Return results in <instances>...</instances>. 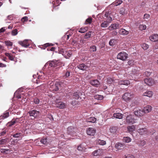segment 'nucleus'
<instances>
[{
  "mask_svg": "<svg viewBox=\"0 0 158 158\" xmlns=\"http://www.w3.org/2000/svg\"><path fill=\"white\" fill-rule=\"evenodd\" d=\"M48 87L50 88V89L56 91L59 89V87L60 85L58 83H55L54 82H51L48 83Z\"/></svg>",
  "mask_w": 158,
  "mask_h": 158,
  "instance_id": "nucleus-1",
  "label": "nucleus"
},
{
  "mask_svg": "<svg viewBox=\"0 0 158 158\" xmlns=\"http://www.w3.org/2000/svg\"><path fill=\"white\" fill-rule=\"evenodd\" d=\"M128 57V54L124 52H121L118 53L117 58L122 60H125Z\"/></svg>",
  "mask_w": 158,
  "mask_h": 158,
  "instance_id": "nucleus-2",
  "label": "nucleus"
},
{
  "mask_svg": "<svg viewBox=\"0 0 158 158\" xmlns=\"http://www.w3.org/2000/svg\"><path fill=\"white\" fill-rule=\"evenodd\" d=\"M28 113L29 114L30 116L31 117V119H34L39 115L40 112L36 110H34L29 111Z\"/></svg>",
  "mask_w": 158,
  "mask_h": 158,
  "instance_id": "nucleus-3",
  "label": "nucleus"
},
{
  "mask_svg": "<svg viewBox=\"0 0 158 158\" xmlns=\"http://www.w3.org/2000/svg\"><path fill=\"white\" fill-rule=\"evenodd\" d=\"M126 123H127L133 124L135 123L134 119L133 118V115H129L127 116L126 118Z\"/></svg>",
  "mask_w": 158,
  "mask_h": 158,
  "instance_id": "nucleus-4",
  "label": "nucleus"
},
{
  "mask_svg": "<svg viewBox=\"0 0 158 158\" xmlns=\"http://www.w3.org/2000/svg\"><path fill=\"white\" fill-rule=\"evenodd\" d=\"M58 61L56 60H53L52 61H49L47 62L45 64V65H49L52 67H55L57 66Z\"/></svg>",
  "mask_w": 158,
  "mask_h": 158,
  "instance_id": "nucleus-5",
  "label": "nucleus"
},
{
  "mask_svg": "<svg viewBox=\"0 0 158 158\" xmlns=\"http://www.w3.org/2000/svg\"><path fill=\"white\" fill-rule=\"evenodd\" d=\"M144 81L145 84L149 86H151L155 83V81L152 78H147L144 79Z\"/></svg>",
  "mask_w": 158,
  "mask_h": 158,
  "instance_id": "nucleus-6",
  "label": "nucleus"
},
{
  "mask_svg": "<svg viewBox=\"0 0 158 158\" xmlns=\"http://www.w3.org/2000/svg\"><path fill=\"white\" fill-rule=\"evenodd\" d=\"M132 94L130 93L127 92L125 93L123 96V98L126 101H128L131 100Z\"/></svg>",
  "mask_w": 158,
  "mask_h": 158,
  "instance_id": "nucleus-7",
  "label": "nucleus"
},
{
  "mask_svg": "<svg viewBox=\"0 0 158 158\" xmlns=\"http://www.w3.org/2000/svg\"><path fill=\"white\" fill-rule=\"evenodd\" d=\"M87 134L89 135H94L96 132V130L92 127H89L86 131Z\"/></svg>",
  "mask_w": 158,
  "mask_h": 158,
  "instance_id": "nucleus-8",
  "label": "nucleus"
},
{
  "mask_svg": "<svg viewBox=\"0 0 158 158\" xmlns=\"http://www.w3.org/2000/svg\"><path fill=\"white\" fill-rule=\"evenodd\" d=\"M28 40H25L23 41H19L18 42V43L22 47H23L25 48H27L30 45V44L28 42Z\"/></svg>",
  "mask_w": 158,
  "mask_h": 158,
  "instance_id": "nucleus-9",
  "label": "nucleus"
},
{
  "mask_svg": "<svg viewBox=\"0 0 158 158\" xmlns=\"http://www.w3.org/2000/svg\"><path fill=\"white\" fill-rule=\"evenodd\" d=\"M89 83L92 86L96 87H98L100 85L99 81L97 79L91 80Z\"/></svg>",
  "mask_w": 158,
  "mask_h": 158,
  "instance_id": "nucleus-10",
  "label": "nucleus"
},
{
  "mask_svg": "<svg viewBox=\"0 0 158 158\" xmlns=\"http://www.w3.org/2000/svg\"><path fill=\"white\" fill-rule=\"evenodd\" d=\"M135 115L137 116H142L144 114V112L143 109H139L135 110L134 112Z\"/></svg>",
  "mask_w": 158,
  "mask_h": 158,
  "instance_id": "nucleus-11",
  "label": "nucleus"
},
{
  "mask_svg": "<svg viewBox=\"0 0 158 158\" xmlns=\"http://www.w3.org/2000/svg\"><path fill=\"white\" fill-rule=\"evenodd\" d=\"M76 128L72 127H69L68 128V133L70 135H73L75 133Z\"/></svg>",
  "mask_w": 158,
  "mask_h": 158,
  "instance_id": "nucleus-12",
  "label": "nucleus"
},
{
  "mask_svg": "<svg viewBox=\"0 0 158 158\" xmlns=\"http://www.w3.org/2000/svg\"><path fill=\"white\" fill-rule=\"evenodd\" d=\"M82 95H84V94H82L81 92L77 91L73 93V98H74L76 99H78L80 97L81 98V97Z\"/></svg>",
  "mask_w": 158,
  "mask_h": 158,
  "instance_id": "nucleus-13",
  "label": "nucleus"
},
{
  "mask_svg": "<svg viewBox=\"0 0 158 158\" xmlns=\"http://www.w3.org/2000/svg\"><path fill=\"white\" fill-rule=\"evenodd\" d=\"M115 146V148L118 150H122L124 149L125 147L124 144L120 143H116Z\"/></svg>",
  "mask_w": 158,
  "mask_h": 158,
  "instance_id": "nucleus-14",
  "label": "nucleus"
},
{
  "mask_svg": "<svg viewBox=\"0 0 158 158\" xmlns=\"http://www.w3.org/2000/svg\"><path fill=\"white\" fill-rule=\"evenodd\" d=\"M150 40L152 42L158 41V35L157 34H154L150 36Z\"/></svg>",
  "mask_w": 158,
  "mask_h": 158,
  "instance_id": "nucleus-15",
  "label": "nucleus"
},
{
  "mask_svg": "<svg viewBox=\"0 0 158 158\" xmlns=\"http://www.w3.org/2000/svg\"><path fill=\"white\" fill-rule=\"evenodd\" d=\"M138 132L141 135L145 134L147 133V129L146 128H139L137 129Z\"/></svg>",
  "mask_w": 158,
  "mask_h": 158,
  "instance_id": "nucleus-16",
  "label": "nucleus"
},
{
  "mask_svg": "<svg viewBox=\"0 0 158 158\" xmlns=\"http://www.w3.org/2000/svg\"><path fill=\"white\" fill-rule=\"evenodd\" d=\"M102 153L103 150L102 149H99L94 151L93 152V154L94 156H97L101 155Z\"/></svg>",
  "mask_w": 158,
  "mask_h": 158,
  "instance_id": "nucleus-17",
  "label": "nucleus"
},
{
  "mask_svg": "<svg viewBox=\"0 0 158 158\" xmlns=\"http://www.w3.org/2000/svg\"><path fill=\"white\" fill-rule=\"evenodd\" d=\"M152 107L150 106H147L145 107L143 109V111L144 112V114L145 113H148L150 112L152 110Z\"/></svg>",
  "mask_w": 158,
  "mask_h": 158,
  "instance_id": "nucleus-18",
  "label": "nucleus"
},
{
  "mask_svg": "<svg viewBox=\"0 0 158 158\" xmlns=\"http://www.w3.org/2000/svg\"><path fill=\"white\" fill-rule=\"evenodd\" d=\"M118 84L120 85H124L127 86L130 84V82L128 80H123L119 81Z\"/></svg>",
  "mask_w": 158,
  "mask_h": 158,
  "instance_id": "nucleus-19",
  "label": "nucleus"
},
{
  "mask_svg": "<svg viewBox=\"0 0 158 158\" xmlns=\"http://www.w3.org/2000/svg\"><path fill=\"white\" fill-rule=\"evenodd\" d=\"M119 28V24H118L114 23L109 26L108 27V29H110V28H111V30H113L118 29Z\"/></svg>",
  "mask_w": 158,
  "mask_h": 158,
  "instance_id": "nucleus-20",
  "label": "nucleus"
},
{
  "mask_svg": "<svg viewBox=\"0 0 158 158\" xmlns=\"http://www.w3.org/2000/svg\"><path fill=\"white\" fill-rule=\"evenodd\" d=\"M123 115L120 113H114L113 114V116L117 118L122 119L123 118Z\"/></svg>",
  "mask_w": 158,
  "mask_h": 158,
  "instance_id": "nucleus-21",
  "label": "nucleus"
},
{
  "mask_svg": "<svg viewBox=\"0 0 158 158\" xmlns=\"http://www.w3.org/2000/svg\"><path fill=\"white\" fill-rule=\"evenodd\" d=\"M77 68L80 69L84 70L86 69L87 66L84 64H82L78 65Z\"/></svg>",
  "mask_w": 158,
  "mask_h": 158,
  "instance_id": "nucleus-22",
  "label": "nucleus"
},
{
  "mask_svg": "<svg viewBox=\"0 0 158 158\" xmlns=\"http://www.w3.org/2000/svg\"><path fill=\"white\" fill-rule=\"evenodd\" d=\"M96 121V119L94 117H90L86 119V121L88 122L94 123Z\"/></svg>",
  "mask_w": 158,
  "mask_h": 158,
  "instance_id": "nucleus-23",
  "label": "nucleus"
},
{
  "mask_svg": "<svg viewBox=\"0 0 158 158\" xmlns=\"http://www.w3.org/2000/svg\"><path fill=\"white\" fill-rule=\"evenodd\" d=\"M84 146L83 143L81 144L77 147V150L79 151H84L86 149Z\"/></svg>",
  "mask_w": 158,
  "mask_h": 158,
  "instance_id": "nucleus-24",
  "label": "nucleus"
},
{
  "mask_svg": "<svg viewBox=\"0 0 158 158\" xmlns=\"http://www.w3.org/2000/svg\"><path fill=\"white\" fill-rule=\"evenodd\" d=\"M153 93L151 91H149L144 93L143 95L144 96H146L149 97H151Z\"/></svg>",
  "mask_w": 158,
  "mask_h": 158,
  "instance_id": "nucleus-25",
  "label": "nucleus"
},
{
  "mask_svg": "<svg viewBox=\"0 0 158 158\" xmlns=\"http://www.w3.org/2000/svg\"><path fill=\"white\" fill-rule=\"evenodd\" d=\"M97 144L100 145H103L106 144V142L105 141L101 140L100 139H98L96 141Z\"/></svg>",
  "mask_w": 158,
  "mask_h": 158,
  "instance_id": "nucleus-26",
  "label": "nucleus"
},
{
  "mask_svg": "<svg viewBox=\"0 0 158 158\" xmlns=\"http://www.w3.org/2000/svg\"><path fill=\"white\" fill-rule=\"evenodd\" d=\"M119 33L123 35H127L129 33V31L124 29H121L119 30Z\"/></svg>",
  "mask_w": 158,
  "mask_h": 158,
  "instance_id": "nucleus-27",
  "label": "nucleus"
},
{
  "mask_svg": "<svg viewBox=\"0 0 158 158\" xmlns=\"http://www.w3.org/2000/svg\"><path fill=\"white\" fill-rule=\"evenodd\" d=\"M127 130L130 133H132L135 129V127L133 125L129 126L127 128Z\"/></svg>",
  "mask_w": 158,
  "mask_h": 158,
  "instance_id": "nucleus-28",
  "label": "nucleus"
},
{
  "mask_svg": "<svg viewBox=\"0 0 158 158\" xmlns=\"http://www.w3.org/2000/svg\"><path fill=\"white\" fill-rule=\"evenodd\" d=\"M123 140V142L126 143H128L131 142V139L130 138L127 136L124 137Z\"/></svg>",
  "mask_w": 158,
  "mask_h": 158,
  "instance_id": "nucleus-29",
  "label": "nucleus"
},
{
  "mask_svg": "<svg viewBox=\"0 0 158 158\" xmlns=\"http://www.w3.org/2000/svg\"><path fill=\"white\" fill-rule=\"evenodd\" d=\"M1 152L4 154H7L9 153L10 152L9 149H6L4 148H2L0 150Z\"/></svg>",
  "mask_w": 158,
  "mask_h": 158,
  "instance_id": "nucleus-30",
  "label": "nucleus"
},
{
  "mask_svg": "<svg viewBox=\"0 0 158 158\" xmlns=\"http://www.w3.org/2000/svg\"><path fill=\"white\" fill-rule=\"evenodd\" d=\"M123 2V1L120 0H116L113 3V4L116 6L121 4Z\"/></svg>",
  "mask_w": 158,
  "mask_h": 158,
  "instance_id": "nucleus-31",
  "label": "nucleus"
},
{
  "mask_svg": "<svg viewBox=\"0 0 158 158\" xmlns=\"http://www.w3.org/2000/svg\"><path fill=\"white\" fill-rule=\"evenodd\" d=\"M109 23L107 21H104L102 23L101 25V27L103 28L107 27L109 25Z\"/></svg>",
  "mask_w": 158,
  "mask_h": 158,
  "instance_id": "nucleus-32",
  "label": "nucleus"
},
{
  "mask_svg": "<svg viewBox=\"0 0 158 158\" xmlns=\"http://www.w3.org/2000/svg\"><path fill=\"white\" fill-rule=\"evenodd\" d=\"M88 27H85L84 28H81L79 30L78 32L81 33H84L87 30Z\"/></svg>",
  "mask_w": 158,
  "mask_h": 158,
  "instance_id": "nucleus-33",
  "label": "nucleus"
},
{
  "mask_svg": "<svg viewBox=\"0 0 158 158\" xmlns=\"http://www.w3.org/2000/svg\"><path fill=\"white\" fill-rule=\"evenodd\" d=\"M8 138H6L0 140V144H5L7 143L8 141Z\"/></svg>",
  "mask_w": 158,
  "mask_h": 158,
  "instance_id": "nucleus-34",
  "label": "nucleus"
},
{
  "mask_svg": "<svg viewBox=\"0 0 158 158\" xmlns=\"http://www.w3.org/2000/svg\"><path fill=\"white\" fill-rule=\"evenodd\" d=\"M70 76V72L69 71H66L64 74L63 76V77L64 78H69Z\"/></svg>",
  "mask_w": 158,
  "mask_h": 158,
  "instance_id": "nucleus-35",
  "label": "nucleus"
},
{
  "mask_svg": "<svg viewBox=\"0 0 158 158\" xmlns=\"http://www.w3.org/2000/svg\"><path fill=\"white\" fill-rule=\"evenodd\" d=\"M110 130L111 133L114 134L117 131V127H110Z\"/></svg>",
  "mask_w": 158,
  "mask_h": 158,
  "instance_id": "nucleus-36",
  "label": "nucleus"
},
{
  "mask_svg": "<svg viewBox=\"0 0 158 158\" xmlns=\"http://www.w3.org/2000/svg\"><path fill=\"white\" fill-rule=\"evenodd\" d=\"M95 99L99 100H102L103 98V96L102 95H96L94 96Z\"/></svg>",
  "mask_w": 158,
  "mask_h": 158,
  "instance_id": "nucleus-37",
  "label": "nucleus"
},
{
  "mask_svg": "<svg viewBox=\"0 0 158 158\" xmlns=\"http://www.w3.org/2000/svg\"><path fill=\"white\" fill-rule=\"evenodd\" d=\"M40 142L41 143L44 144H46L48 143V142L47 141V138H45L41 139Z\"/></svg>",
  "mask_w": 158,
  "mask_h": 158,
  "instance_id": "nucleus-38",
  "label": "nucleus"
},
{
  "mask_svg": "<svg viewBox=\"0 0 158 158\" xmlns=\"http://www.w3.org/2000/svg\"><path fill=\"white\" fill-rule=\"evenodd\" d=\"M65 106V105L64 103L61 102L60 103L58 104L57 106L60 109H63L64 108Z\"/></svg>",
  "mask_w": 158,
  "mask_h": 158,
  "instance_id": "nucleus-39",
  "label": "nucleus"
},
{
  "mask_svg": "<svg viewBox=\"0 0 158 158\" xmlns=\"http://www.w3.org/2000/svg\"><path fill=\"white\" fill-rule=\"evenodd\" d=\"M9 112H7L3 114V115L0 116V118H6L9 116Z\"/></svg>",
  "mask_w": 158,
  "mask_h": 158,
  "instance_id": "nucleus-40",
  "label": "nucleus"
},
{
  "mask_svg": "<svg viewBox=\"0 0 158 158\" xmlns=\"http://www.w3.org/2000/svg\"><path fill=\"white\" fill-rule=\"evenodd\" d=\"M146 142L144 140H140L139 144V146L141 147H143L146 144Z\"/></svg>",
  "mask_w": 158,
  "mask_h": 158,
  "instance_id": "nucleus-41",
  "label": "nucleus"
},
{
  "mask_svg": "<svg viewBox=\"0 0 158 158\" xmlns=\"http://www.w3.org/2000/svg\"><path fill=\"white\" fill-rule=\"evenodd\" d=\"M71 54L72 53L71 52H66L65 53H64L62 54V55H64L66 58H67L68 57H70L71 55Z\"/></svg>",
  "mask_w": 158,
  "mask_h": 158,
  "instance_id": "nucleus-42",
  "label": "nucleus"
},
{
  "mask_svg": "<svg viewBox=\"0 0 158 158\" xmlns=\"http://www.w3.org/2000/svg\"><path fill=\"white\" fill-rule=\"evenodd\" d=\"M146 27H147L145 25L142 24L139 25V28L140 30L142 31L146 29Z\"/></svg>",
  "mask_w": 158,
  "mask_h": 158,
  "instance_id": "nucleus-43",
  "label": "nucleus"
},
{
  "mask_svg": "<svg viewBox=\"0 0 158 158\" xmlns=\"http://www.w3.org/2000/svg\"><path fill=\"white\" fill-rule=\"evenodd\" d=\"M22 135V133H17L12 135L14 138H18Z\"/></svg>",
  "mask_w": 158,
  "mask_h": 158,
  "instance_id": "nucleus-44",
  "label": "nucleus"
},
{
  "mask_svg": "<svg viewBox=\"0 0 158 158\" xmlns=\"http://www.w3.org/2000/svg\"><path fill=\"white\" fill-rule=\"evenodd\" d=\"M142 47L144 50H146L148 48L149 45L146 44L144 43L142 44Z\"/></svg>",
  "mask_w": 158,
  "mask_h": 158,
  "instance_id": "nucleus-45",
  "label": "nucleus"
},
{
  "mask_svg": "<svg viewBox=\"0 0 158 158\" xmlns=\"http://www.w3.org/2000/svg\"><path fill=\"white\" fill-rule=\"evenodd\" d=\"M18 33V30L17 29H15L12 31L11 35L13 36L16 35Z\"/></svg>",
  "mask_w": 158,
  "mask_h": 158,
  "instance_id": "nucleus-46",
  "label": "nucleus"
},
{
  "mask_svg": "<svg viewBox=\"0 0 158 158\" xmlns=\"http://www.w3.org/2000/svg\"><path fill=\"white\" fill-rule=\"evenodd\" d=\"M90 50L91 52H94L96 51V47L95 46H92L90 48Z\"/></svg>",
  "mask_w": 158,
  "mask_h": 158,
  "instance_id": "nucleus-47",
  "label": "nucleus"
},
{
  "mask_svg": "<svg viewBox=\"0 0 158 158\" xmlns=\"http://www.w3.org/2000/svg\"><path fill=\"white\" fill-rule=\"evenodd\" d=\"M91 31H89L85 35V39H87L90 38L91 36Z\"/></svg>",
  "mask_w": 158,
  "mask_h": 158,
  "instance_id": "nucleus-48",
  "label": "nucleus"
},
{
  "mask_svg": "<svg viewBox=\"0 0 158 158\" xmlns=\"http://www.w3.org/2000/svg\"><path fill=\"white\" fill-rule=\"evenodd\" d=\"M115 42V40L114 39L110 40L109 42V45L112 46H113L114 45V43Z\"/></svg>",
  "mask_w": 158,
  "mask_h": 158,
  "instance_id": "nucleus-49",
  "label": "nucleus"
},
{
  "mask_svg": "<svg viewBox=\"0 0 158 158\" xmlns=\"http://www.w3.org/2000/svg\"><path fill=\"white\" fill-rule=\"evenodd\" d=\"M111 12L110 11H106L105 14V17L106 18L108 17L109 16H110Z\"/></svg>",
  "mask_w": 158,
  "mask_h": 158,
  "instance_id": "nucleus-50",
  "label": "nucleus"
},
{
  "mask_svg": "<svg viewBox=\"0 0 158 158\" xmlns=\"http://www.w3.org/2000/svg\"><path fill=\"white\" fill-rule=\"evenodd\" d=\"M5 44L7 46H11L12 45V43L9 41H5Z\"/></svg>",
  "mask_w": 158,
  "mask_h": 158,
  "instance_id": "nucleus-51",
  "label": "nucleus"
},
{
  "mask_svg": "<svg viewBox=\"0 0 158 158\" xmlns=\"http://www.w3.org/2000/svg\"><path fill=\"white\" fill-rule=\"evenodd\" d=\"M120 13L122 15H124L125 14V9L122 8L120 9Z\"/></svg>",
  "mask_w": 158,
  "mask_h": 158,
  "instance_id": "nucleus-52",
  "label": "nucleus"
},
{
  "mask_svg": "<svg viewBox=\"0 0 158 158\" xmlns=\"http://www.w3.org/2000/svg\"><path fill=\"white\" fill-rule=\"evenodd\" d=\"M8 58L11 60H13L15 61H16L17 59H15L14 56H12L11 55H10V56Z\"/></svg>",
  "mask_w": 158,
  "mask_h": 158,
  "instance_id": "nucleus-53",
  "label": "nucleus"
},
{
  "mask_svg": "<svg viewBox=\"0 0 158 158\" xmlns=\"http://www.w3.org/2000/svg\"><path fill=\"white\" fill-rule=\"evenodd\" d=\"M124 158H135V157L132 155L128 154L127 155H125Z\"/></svg>",
  "mask_w": 158,
  "mask_h": 158,
  "instance_id": "nucleus-54",
  "label": "nucleus"
},
{
  "mask_svg": "<svg viewBox=\"0 0 158 158\" xmlns=\"http://www.w3.org/2000/svg\"><path fill=\"white\" fill-rule=\"evenodd\" d=\"M151 73V72L146 71L145 72H144V74L146 76L148 77L150 76Z\"/></svg>",
  "mask_w": 158,
  "mask_h": 158,
  "instance_id": "nucleus-55",
  "label": "nucleus"
},
{
  "mask_svg": "<svg viewBox=\"0 0 158 158\" xmlns=\"http://www.w3.org/2000/svg\"><path fill=\"white\" fill-rule=\"evenodd\" d=\"M34 102L35 104H38L39 103L40 100L38 98H35L34 99Z\"/></svg>",
  "mask_w": 158,
  "mask_h": 158,
  "instance_id": "nucleus-56",
  "label": "nucleus"
},
{
  "mask_svg": "<svg viewBox=\"0 0 158 158\" xmlns=\"http://www.w3.org/2000/svg\"><path fill=\"white\" fill-rule=\"evenodd\" d=\"M28 20V17L27 16H25L21 19V21L23 22H25Z\"/></svg>",
  "mask_w": 158,
  "mask_h": 158,
  "instance_id": "nucleus-57",
  "label": "nucleus"
},
{
  "mask_svg": "<svg viewBox=\"0 0 158 158\" xmlns=\"http://www.w3.org/2000/svg\"><path fill=\"white\" fill-rule=\"evenodd\" d=\"M17 121L15 120H12L11 122L9 123V126H11L12 125H13L15 124Z\"/></svg>",
  "mask_w": 158,
  "mask_h": 158,
  "instance_id": "nucleus-58",
  "label": "nucleus"
},
{
  "mask_svg": "<svg viewBox=\"0 0 158 158\" xmlns=\"http://www.w3.org/2000/svg\"><path fill=\"white\" fill-rule=\"evenodd\" d=\"M106 18H107V21H107L109 23H110L111 21L112 20V17H111V15H110V16H109L108 17H107Z\"/></svg>",
  "mask_w": 158,
  "mask_h": 158,
  "instance_id": "nucleus-59",
  "label": "nucleus"
},
{
  "mask_svg": "<svg viewBox=\"0 0 158 158\" xmlns=\"http://www.w3.org/2000/svg\"><path fill=\"white\" fill-rule=\"evenodd\" d=\"M92 19L91 18H89L86 20V22L88 23H90L92 21Z\"/></svg>",
  "mask_w": 158,
  "mask_h": 158,
  "instance_id": "nucleus-60",
  "label": "nucleus"
},
{
  "mask_svg": "<svg viewBox=\"0 0 158 158\" xmlns=\"http://www.w3.org/2000/svg\"><path fill=\"white\" fill-rule=\"evenodd\" d=\"M128 64L131 65H132L134 64V61L133 60H130L128 62Z\"/></svg>",
  "mask_w": 158,
  "mask_h": 158,
  "instance_id": "nucleus-61",
  "label": "nucleus"
},
{
  "mask_svg": "<svg viewBox=\"0 0 158 158\" xmlns=\"http://www.w3.org/2000/svg\"><path fill=\"white\" fill-rule=\"evenodd\" d=\"M49 43H47L45 44L44 46L43 47V48H42V49H45L48 46H49Z\"/></svg>",
  "mask_w": 158,
  "mask_h": 158,
  "instance_id": "nucleus-62",
  "label": "nucleus"
},
{
  "mask_svg": "<svg viewBox=\"0 0 158 158\" xmlns=\"http://www.w3.org/2000/svg\"><path fill=\"white\" fill-rule=\"evenodd\" d=\"M6 133V131L4 130L2 132H0V136H3Z\"/></svg>",
  "mask_w": 158,
  "mask_h": 158,
  "instance_id": "nucleus-63",
  "label": "nucleus"
},
{
  "mask_svg": "<svg viewBox=\"0 0 158 158\" xmlns=\"http://www.w3.org/2000/svg\"><path fill=\"white\" fill-rule=\"evenodd\" d=\"M149 15L147 14H145L144 15V19H147L149 17Z\"/></svg>",
  "mask_w": 158,
  "mask_h": 158,
  "instance_id": "nucleus-64",
  "label": "nucleus"
}]
</instances>
